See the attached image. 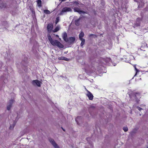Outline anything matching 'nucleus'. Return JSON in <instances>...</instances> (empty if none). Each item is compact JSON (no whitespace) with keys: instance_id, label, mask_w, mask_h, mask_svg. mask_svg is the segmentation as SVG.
Listing matches in <instances>:
<instances>
[{"instance_id":"obj_1","label":"nucleus","mask_w":148,"mask_h":148,"mask_svg":"<svg viewBox=\"0 0 148 148\" xmlns=\"http://www.w3.org/2000/svg\"><path fill=\"white\" fill-rule=\"evenodd\" d=\"M129 95L130 99L134 98L137 103H139L140 99L141 98V94L140 92L131 91L129 92Z\"/></svg>"},{"instance_id":"obj_2","label":"nucleus","mask_w":148,"mask_h":148,"mask_svg":"<svg viewBox=\"0 0 148 148\" xmlns=\"http://www.w3.org/2000/svg\"><path fill=\"white\" fill-rule=\"evenodd\" d=\"M48 39L51 43L53 46H57L59 48H63L64 45L57 40H53L50 34L48 35Z\"/></svg>"},{"instance_id":"obj_3","label":"nucleus","mask_w":148,"mask_h":148,"mask_svg":"<svg viewBox=\"0 0 148 148\" xmlns=\"http://www.w3.org/2000/svg\"><path fill=\"white\" fill-rule=\"evenodd\" d=\"M72 11L71 9L70 8L64 7L62 9V10L60 12V14L62 15L63 14V13L66 12H71Z\"/></svg>"},{"instance_id":"obj_4","label":"nucleus","mask_w":148,"mask_h":148,"mask_svg":"<svg viewBox=\"0 0 148 148\" xmlns=\"http://www.w3.org/2000/svg\"><path fill=\"white\" fill-rule=\"evenodd\" d=\"M8 7V5L5 2H0V9L7 8Z\"/></svg>"},{"instance_id":"obj_5","label":"nucleus","mask_w":148,"mask_h":148,"mask_svg":"<svg viewBox=\"0 0 148 148\" xmlns=\"http://www.w3.org/2000/svg\"><path fill=\"white\" fill-rule=\"evenodd\" d=\"M49 140L50 143L52 144L55 148H60L59 146L56 143L54 140L50 138L49 139Z\"/></svg>"},{"instance_id":"obj_6","label":"nucleus","mask_w":148,"mask_h":148,"mask_svg":"<svg viewBox=\"0 0 148 148\" xmlns=\"http://www.w3.org/2000/svg\"><path fill=\"white\" fill-rule=\"evenodd\" d=\"M32 83V84L34 86L37 85L38 87L40 86L41 82L38 79L33 80Z\"/></svg>"},{"instance_id":"obj_7","label":"nucleus","mask_w":148,"mask_h":148,"mask_svg":"<svg viewBox=\"0 0 148 148\" xmlns=\"http://www.w3.org/2000/svg\"><path fill=\"white\" fill-rule=\"evenodd\" d=\"M86 90L87 92V93L86 94V96L88 97L90 100H92L93 98V96L91 93L86 89Z\"/></svg>"},{"instance_id":"obj_8","label":"nucleus","mask_w":148,"mask_h":148,"mask_svg":"<svg viewBox=\"0 0 148 148\" xmlns=\"http://www.w3.org/2000/svg\"><path fill=\"white\" fill-rule=\"evenodd\" d=\"M74 11L75 12H77L79 14L83 13L84 14L86 13V12L84 11L81 10L78 8H75L74 9Z\"/></svg>"},{"instance_id":"obj_9","label":"nucleus","mask_w":148,"mask_h":148,"mask_svg":"<svg viewBox=\"0 0 148 148\" xmlns=\"http://www.w3.org/2000/svg\"><path fill=\"white\" fill-rule=\"evenodd\" d=\"M62 37L64 41L66 42H68L69 40L67 38V35L66 32H64L62 34Z\"/></svg>"},{"instance_id":"obj_10","label":"nucleus","mask_w":148,"mask_h":148,"mask_svg":"<svg viewBox=\"0 0 148 148\" xmlns=\"http://www.w3.org/2000/svg\"><path fill=\"white\" fill-rule=\"evenodd\" d=\"M53 28V25L52 23H49L47 26V28L48 32H51Z\"/></svg>"},{"instance_id":"obj_11","label":"nucleus","mask_w":148,"mask_h":148,"mask_svg":"<svg viewBox=\"0 0 148 148\" xmlns=\"http://www.w3.org/2000/svg\"><path fill=\"white\" fill-rule=\"evenodd\" d=\"M14 102V100L13 99L10 100L9 101V104L7 105V109L8 110H10L12 106V105L13 103Z\"/></svg>"},{"instance_id":"obj_12","label":"nucleus","mask_w":148,"mask_h":148,"mask_svg":"<svg viewBox=\"0 0 148 148\" xmlns=\"http://www.w3.org/2000/svg\"><path fill=\"white\" fill-rule=\"evenodd\" d=\"M68 39L69 40L68 42L71 44L73 43L75 39V38L74 37H70Z\"/></svg>"},{"instance_id":"obj_13","label":"nucleus","mask_w":148,"mask_h":148,"mask_svg":"<svg viewBox=\"0 0 148 148\" xmlns=\"http://www.w3.org/2000/svg\"><path fill=\"white\" fill-rule=\"evenodd\" d=\"M101 60L104 61L106 63L109 62L111 60V59L109 58H101Z\"/></svg>"},{"instance_id":"obj_14","label":"nucleus","mask_w":148,"mask_h":148,"mask_svg":"<svg viewBox=\"0 0 148 148\" xmlns=\"http://www.w3.org/2000/svg\"><path fill=\"white\" fill-rule=\"evenodd\" d=\"M58 59L59 60H64L66 61H68L69 60V59L68 58L64 56L59 57Z\"/></svg>"},{"instance_id":"obj_15","label":"nucleus","mask_w":148,"mask_h":148,"mask_svg":"<svg viewBox=\"0 0 148 148\" xmlns=\"http://www.w3.org/2000/svg\"><path fill=\"white\" fill-rule=\"evenodd\" d=\"M84 33L83 32H81L79 36L80 40L83 39L84 38H82L84 37Z\"/></svg>"},{"instance_id":"obj_16","label":"nucleus","mask_w":148,"mask_h":148,"mask_svg":"<svg viewBox=\"0 0 148 148\" xmlns=\"http://www.w3.org/2000/svg\"><path fill=\"white\" fill-rule=\"evenodd\" d=\"M37 2L38 6L39 7H41L42 6L41 1V0H37Z\"/></svg>"},{"instance_id":"obj_17","label":"nucleus","mask_w":148,"mask_h":148,"mask_svg":"<svg viewBox=\"0 0 148 148\" xmlns=\"http://www.w3.org/2000/svg\"><path fill=\"white\" fill-rule=\"evenodd\" d=\"M80 20V19L79 18L77 20H76L75 21V24L77 26H79L80 25V23L79 22V21Z\"/></svg>"},{"instance_id":"obj_18","label":"nucleus","mask_w":148,"mask_h":148,"mask_svg":"<svg viewBox=\"0 0 148 148\" xmlns=\"http://www.w3.org/2000/svg\"><path fill=\"white\" fill-rule=\"evenodd\" d=\"M143 19V18H137L136 19V21L137 22H138L140 23L141 21H142Z\"/></svg>"},{"instance_id":"obj_19","label":"nucleus","mask_w":148,"mask_h":148,"mask_svg":"<svg viewBox=\"0 0 148 148\" xmlns=\"http://www.w3.org/2000/svg\"><path fill=\"white\" fill-rule=\"evenodd\" d=\"M81 40L82 42L81 43L80 45L82 47L84 45L85 42V40L84 39H82L81 40Z\"/></svg>"},{"instance_id":"obj_20","label":"nucleus","mask_w":148,"mask_h":148,"mask_svg":"<svg viewBox=\"0 0 148 148\" xmlns=\"http://www.w3.org/2000/svg\"><path fill=\"white\" fill-rule=\"evenodd\" d=\"M140 23L138 22H136L134 24V26L135 27H139L140 26Z\"/></svg>"},{"instance_id":"obj_21","label":"nucleus","mask_w":148,"mask_h":148,"mask_svg":"<svg viewBox=\"0 0 148 148\" xmlns=\"http://www.w3.org/2000/svg\"><path fill=\"white\" fill-rule=\"evenodd\" d=\"M44 12L47 14L50 13V12L48 10H43Z\"/></svg>"},{"instance_id":"obj_22","label":"nucleus","mask_w":148,"mask_h":148,"mask_svg":"<svg viewBox=\"0 0 148 148\" xmlns=\"http://www.w3.org/2000/svg\"><path fill=\"white\" fill-rule=\"evenodd\" d=\"M60 17L59 16L57 17L56 19L55 23L56 24L59 21Z\"/></svg>"},{"instance_id":"obj_23","label":"nucleus","mask_w":148,"mask_h":148,"mask_svg":"<svg viewBox=\"0 0 148 148\" xmlns=\"http://www.w3.org/2000/svg\"><path fill=\"white\" fill-rule=\"evenodd\" d=\"M59 30V28L58 27H57L56 28L53 30V32H58Z\"/></svg>"},{"instance_id":"obj_24","label":"nucleus","mask_w":148,"mask_h":148,"mask_svg":"<svg viewBox=\"0 0 148 148\" xmlns=\"http://www.w3.org/2000/svg\"><path fill=\"white\" fill-rule=\"evenodd\" d=\"M134 67L136 71V73L135 75H136L137 74V73L139 71V70L136 68L135 66H134Z\"/></svg>"},{"instance_id":"obj_25","label":"nucleus","mask_w":148,"mask_h":148,"mask_svg":"<svg viewBox=\"0 0 148 148\" xmlns=\"http://www.w3.org/2000/svg\"><path fill=\"white\" fill-rule=\"evenodd\" d=\"M123 129L125 132H127L128 130V129L127 127H124L123 128Z\"/></svg>"},{"instance_id":"obj_26","label":"nucleus","mask_w":148,"mask_h":148,"mask_svg":"<svg viewBox=\"0 0 148 148\" xmlns=\"http://www.w3.org/2000/svg\"><path fill=\"white\" fill-rule=\"evenodd\" d=\"M15 124L14 123L12 125H10V129H11L12 128H14V125H15Z\"/></svg>"},{"instance_id":"obj_27","label":"nucleus","mask_w":148,"mask_h":148,"mask_svg":"<svg viewBox=\"0 0 148 148\" xmlns=\"http://www.w3.org/2000/svg\"><path fill=\"white\" fill-rule=\"evenodd\" d=\"M73 4H75L76 5L79 4V3L78 1H75L72 2Z\"/></svg>"},{"instance_id":"obj_28","label":"nucleus","mask_w":148,"mask_h":148,"mask_svg":"<svg viewBox=\"0 0 148 148\" xmlns=\"http://www.w3.org/2000/svg\"><path fill=\"white\" fill-rule=\"evenodd\" d=\"M80 118V116H78V117H77L76 118V119H75V121H76L77 122V124H78V122H77V120L78 119H79V118Z\"/></svg>"},{"instance_id":"obj_29","label":"nucleus","mask_w":148,"mask_h":148,"mask_svg":"<svg viewBox=\"0 0 148 148\" xmlns=\"http://www.w3.org/2000/svg\"><path fill=\"white\" fill-rule=\"evenodd\" d=\"M137 108L139 111H141V110H143L142 108H141L139 106H137Z\"/></svg>"},{"instance_id":"obj_30","label":"nucleus","mask_w":148,"mask_h":148,"mask_svg":"<svg viewBox=\"0 0 148 148\" xmlns=\"http://www.w3.org/2000/svg\"><path fill=\"white\" fill-rule=\"evenodd\" d=\"M94 34H90L89 36V37H90L91 36H94Z\"/></svg>"},{"instance_id":"obj_31","label":"nucleus","mask_w":148,"mask_h":148,"mask_svg":"<svg viewBox=\"0 0 148 148\" xmlns=\"http://www.w3.org/2000/svg\"><path fill=\"white\" fill-rule=\"evenodd\" d=\"M66 0H59V1H61L62 2Z\"/></svg>"},{"instance_id":"obj_32","label":"nucleus","mask_w":148,"mask_h":148,"mask_svg":"<svg viewBox=\"0 0 148 148\" xmlns=\"http://www.w3.org/2000/svg\"><path fill=\"white\" fill-rule=\"evenodd\" d=\"M62 130L64 131H65V130L62 127Z\"/></svg>"},{"instance_id":"obj_33","label":"nucleus","mask_w":148,"mask_h":148,"mask_svg":"<svg viewBox=\"0 0 148 148\" xmlns=\"http://www.w3.org/2000/svg\"><path fill=\"white\" fill-rule=\"evenodd\" d=\"M147 48H148V46H147Z\"/></svg>"}]
</instances>
